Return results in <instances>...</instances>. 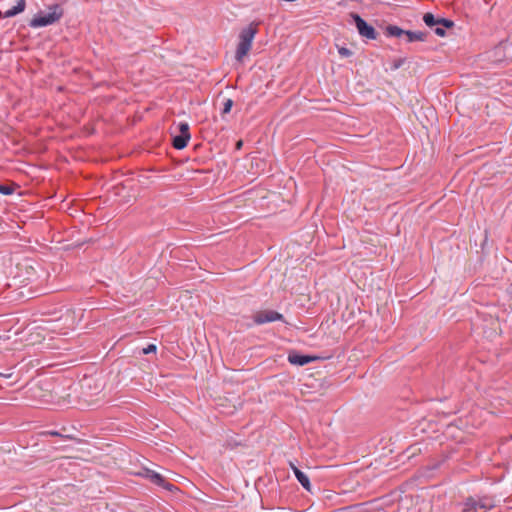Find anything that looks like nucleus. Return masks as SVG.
<instances>
[{"label":"nucleus","mask_w":512,"mask_h":512,"mask_svg":"<svg viewBox=\"0 0 512 512\" xmlns=\"http://www.w3.org/2000/svg\"><path fill=\"white\" fill-rule=\"evenodd\" d=\"M132 475L142 477L151 482L152 484L161 487L167 491H173L174 489H176V487L173 484L167 482L165 478L158 472L151 470L145 466L137 468L136 465L132 464V462L130 461V476Z\"/></svg>","instance_id":"1"},{"label":"nucleus","mask_w":512,"mask_h":512,"mask_svg":"<svg viewBox=\"0 0 512 512\" xmlns=\"http://www.w3.org/2000/svg\"><path fill=\"white\" fill-rule=\"evenodd\" d=\"M49 10V13H39L35 15L29 22V26L32 28H38L52 25L58 22L64 15V10L59 4L50 6Z\"/></svg>","instance_id":"2"},{"label":"nucleus","mask_w":512,"mask_h":512,"mask_svg":"<svg viewBox=\"0 0 512 512\" xmlns=\"http://www.w3.org/2000/svg\"><path fill=\"white\" fill-rule=\"evenodd\" d=\"M256 33V28H254L251 24L241 30L239 34V43L235 53V58L238 61H241L243 57L246 56L249 52Z\"/></svg>","instance_id":"3"},{"label":"nucleus","mask_w":512,"mask_h":512,"mask_svg":"<svg viewBox=\"0 0 512 512\" xmlns=\"http://www.w3.org/2000/svg\"><path fill=\"white\" fill-rule=\"evenodd\" d=\"M350 16L360 36L368 40H375L377 38L375 28L359 14L351 13Z\"/></svg>","instance_id":"4"},{"label":"nucleus","mask_w":512,"mask_h":512,"mask_svg":"<svg viewBox=\"0 0 512 512\" xmlns=\"http://www.w3.org/2000/svg\"><path fill=\"white\" fill-rule=\"evenodd\" d=\"M492 502L484 498L468 497L464 502L463 512H487L493 508Z\"/></svg>","instance_id":"5"},{"label":"nucleus","mask_w":512,"mask_h":512,"mask_svg":"<svg viewBox=\"0 0 512 512\" xmlns=\"http://www.w3.org/2000/svg\"><path fill=\"white\" fill-rule=\"evenodd\" d=\"M275 321L286 323L284 315L274 310L259 311L253 316V322L256 325H263Z\"/></svg>","instance_id":"6"},{"label":"nucleus","mask_w":512,"mask_h":512,"mask_svg":"<svg viewBox=\"0 0 512 512\" xmlns=\"http://www.w3.org/2000/svg\"><path fill=\"white\" fill-rule=\"evenodd\" d=\"M288 362L292 365L296 366H305L315 360L318 359V357L311 356L309 354H302L297 351H292L288 354Z\"/></svg>","instance_id":"7"},{"label":"nucleus","mask_w":512,"mask_h":512,"mask_svg":"<svg viewBox=\"0 0 512 512\" xmlns=\"http://www.w3.org/2000/svg\"><path fill=\"white\" fill-rule=\"evenodd\" d=\"M130 344H132L130 356L133 357H138L147 354H155L157 352V345L154 343H149L146 346H141L136 343V340H130Z\"/></svg>","instance_id":"8"},{"label":"nucleus","mask_w":512,"mask_h":512,"mask_svg":"<svg viewBox=\"0 0 512 512\" xmlns=\"http://www.w3.org/2000/svg\"><path fill=\"white\" fill-rule=\"evenodd\" d=\"M290 468L293 471V474L297 481L301 484V486L308 492L311 491V482L306 473L300 470L294 463H290Z\"/></svg>","instance_id":"9"},{"label":"nucleus","mask_w":512,"mask_h":512,"mask_svg":"<svg viewBox=\"0 0 512 512\" xmlns=\"http://www.w3.org/2000/svg\"><path fill=\"white\" fill-rule=\"evenodd\" d=\"M190 138L191 135L179 133L173 136L172 145L175 149L182 150L187 146Z\"/></svg>","instance_id":"10"},{"label":"nucleus","mask_w":512,"mask_h":512,"mask_svg":"<svg viewBox=\"0 0 512 512\" xmlns=\"http://www.w3.org/2000/svg\"><path fill=\"white\" fill-rule=\"evenodd\" d=\"M405 38L407 43H413L416 41L424 42L426 40V33L422 31L407 30Z\"/></svg>","instance_id":"11"},{"label":"nucleus","mask_w":512,"mask_h":512,"mask_svg":"<svg viewBox=\"0 0 512 512\" xmlns=\"http://www.w3.org/2000/svg\"><path fill=\"white\" fill-rule=\"evenodd\" d=\"M26 7V0H19L17 5L13 6L12 8L6 10L4 12V17L11 18L16 16L17 14L23 12Z\"/></svg>","instance_id":"12"},{"label":"nucleus","mask_w":512,"mask_h":512,"mask_svg":"<svg viewBox=\"0 0 512 512\" xmlns=\"http://www.w3.org/2000/svg\"><path fill=\"white\" fill-rule=\"evenodd\" d=\"M406 31L396 25H388L385 29V33L388 37L401 38L406 35Z\"/></svg>","instance_id":"13"},{"label":"nucleus","mask_w":512,"mask_h":512,"mask_svg":"<svg viewBox=\"0 0 512 512\" xmlns=\"http://www.w3.org/2000/svg\"><path fill=\"white\" fill-rule=\"evenodd\" d=\"M423 22L426 26L433 29L435 26L439 25V17H436L434 14L427 12L423 16Z\"/></svg>","instance_id":"14"},{"label":"nucleus","mask_w":512,"mask_h":512,"mask_svg":"<svg viewBox=\"0 0 512 512\" xmlns=\"http://www.w3.org/2000/svg\"><path fill=\"white\" fill-rule=\"evenodd\" d=\"M406 59L405 58H398V59H395L392 63H391V66H390V70L391 71H396L398 70L399 68H401L403 66V64L405 63Z\"/></svg>","instance_id":"15"},{"label":"nucleus","mask_w":512,"mask_h":512,"mask_svg":"<svg viewBox=\"0 0 512 512\" xmlns=\"http://www.w3.org/2000/svg\"><path fill=\"white\" fill-rule=\"evenodd\" d=\"M337 50H338L339 55L343 58H348V57L352 56V54H353V52L350 49L343 47V46H341V47L338 46Z\"/></svg>","instance_id":"16"},{"label":"nucleus","mask_w":512,"mask_h":512,"mask_svg":"<svg viewBox=\"0 0 512 512\" xmlns=\"http://www.w3.org/2000/svg\"><path fill=\"white\" fill-rule=\"evenodd\" d=\"M14 193V188L10 185L0 184V194L11 195Z\"/></svg>","instance_id":"17"},{"label":"nucleus","mask_w":512,"mask_h":512,"mask_svg":"<svg viewBox=\"0 0 512 512\" xmlns=\"http://www.w3.org/2000/svg\"><path fill=\"white\" fill-rule=\"evenodd\" d=\"M439 25H441L444 29L452 28L454 26V22L447 18L439 17Z\"/></svg>","instance_id":"18"},{"label":"nucleus","mask_w":512,"mask_h":512,"mask_svg":"<svg viewBox=\"0 0 512 512\" xmlns=\"http://www.w3.org/2000/svg\"><path fill=\"white\" fill-rule=\"evenodd\" d=\"M178 130H179V133L191 135L190 129H189V124L187 122H180L178 124Z\"/></svg>","instance_id":"19"},{"label":"nucleus","mask_w":512,"mask_h":512,"mask_svg":"<svg viewBox=\"0 0 512 512\" xmlns=\"http://www.w3.org/2000/svg\"><path fill=\"white\" fill-rule=\"evenodd\" d=\"M232 106H233V101L231 99H226L225 102L223 103L222 113L223 114L229 113L232 109Z\"/></svg>","instance_id":"20"},{"label":"nucleus","mask_w":512,"mask_h":512,"mask_svg":"<svg viewBox=\"0 0 512 512\" xmlns=\"http://www.w3.org/2000/svg\"><path fill=\"white\" fill-rule=\"evenodd\" d=\"M433 31L434 33L437 35V36H440V37H444L446 35V30L441 26V25H437L433 28Z\"/></svg>","instance_id":"21"},{"label":"nucleus","mask_w":512,"mask_h":512,"mask_svg":"<svg viewBox=\"0 0 512 512\" xmlns=\"http://www.w3.org/2000/svg\"><path fill=\"white\" fill-rule=\"evenodd\" d=\"M49 434L52 436H61L60 433L57 431H50Z\"/></svg>","instance_id":"22"},{"label":"nucleus","mask_w":512,"mask_h":512,"mask_svg":"<svg viewBox=\"0 0 512 512\" xmlns=\"http://www.w3.org/2000/svg\"><path fill=\"white\" fill-rule=\"evenodd\" d=\"M242 147V141L237 142V148L240 149Z\"/></svg>","instance_id":"23"},{"label":"nucleus","mask_w":512,"mask_h":512,"mask_svg":"<svg viewBox=\"0 0 512 512\" xmlns=\"http://www.w3.org/2000/svg\"><path fill=\"white\" fill-rule=\"evenodd\" d=\"M508 291H509V293H511V294H512V282H511V283H510V285L508 286Z\"/></svg>","instance_id":"24"},{"label":"nucleus","mask_w":512,"mask_h":512,"mask_svg":"<svg viewBox=\"0 0 512 512\" xmlns=\"http://www.w3.org/2000/svg\"><path fill=\"white\" fill-rule=\"evenodd\" d=\"M129 483H130V490L132 489V484H134V482L132 480H129Z\"/></svg>","instance_id":"25"}]
</instances>
